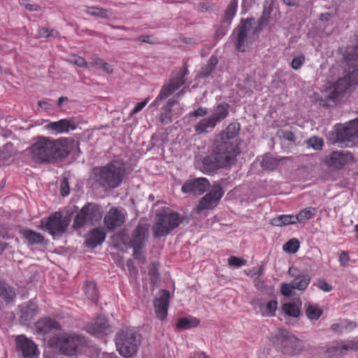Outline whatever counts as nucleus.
<instances>
[{"instance_id":"nucleus-59","label":"nucleus","mask_w":358,"mask_h":358,"mask_svg":"<svg viewBox=\"0 0 358 358\" xmlns=\"http://www.w3.org/2000/svg\"><path fill=\"white\" fill-rule=\"evenodd\" d=\"M134 248V257L135 259L138 260H142L143 262H145V259L142 254V249L143 247H132Z\"/></svg>"},{"instance_id":"nucleus-56","label":"nucleus","mask_w":358,"mask_h":358,"mask_svg":"<svg viewBox=\"0 0 358 358\" xmlns=\"http://www.w3.org/2000/svg\"><path fill=\"white\" fill-rule=\"evenodd\" d=\"M148 102V99H146L143 101L137 103L136 106L131 111L130 115H134L136 114L137 113L140 112L146 106Z\"/></svg>"},{"instance_id":"nucleus-30","label":"nucleus","mask_w":358,"mask_h":358,"mask_svg":"<svg viewBox=\"0 0 358 358\" xmlns=\"http://www.w3.org/2000/svg\"><path fill=\"white\" fill-rule=\"evenodd\" d=\"M310 282V277L308 274L303 273L297 275L292 281L295 289L304 291Z\"/></svg>"},{"instance_id":"nucleus-38","label":"nucleus","mask_w":358,"mask_h":358,"mask_svg":"<svg viewBox=\"0 0 358 358\" xmlns=\"http://www.w3.org/2000/svg\"><path fill=\"white\" fill-rule=\"evenodd\" d=\"M85 13L91 15L103 18H108L111 14L108 10L99 7H87Z\"/></svg>"},{"instance_id":"nucleus-48","label":"nucleus","mask_w":358,"mask_h":358,"mask_svg":"<svg viewBox=\"0 0 358 358\" xmlns=\"http://www.w3.org/2000/svg\"><path fill=\"white\" fill-rule=\"evenodd\" d=\"M208 113V110L206 107H199V108L192 111L189 113L190 118H197L199 117H204Z\"/></svg>"},{"instance_id":"nucleus-5","label":"nucleus","mask_w":358,"mask_h":358,"mask_svg":"<svg viewBox=\"0 0 358 358\" xmlns=\"http://www.w3.org/2000/svg\"><path fill=\"white\" fill-rule=\"evenodd\" d=\"M141 341L140 334L134 328H122L115 338L117 350L121 356L131 357L136 354Z\"/></svg>"},{"instance_id":"nucleus-47","label":"nucleus","mask_w":358,"mask_h":358,"mask_svg":"<svg viewBox=\"0 0 358 358\" xmlns=\"http://www.w3.org/2000/svg\"><path fill=\"white\" fill-rule=\"evenodd\" d=\"M159 120L163 124H168L171 122V108H163V112L159 116Z\"/></svg>"},{"instance_id":"nucleus-6","label":"nucleus","mask_w":358,"mask_h":358,"mask_svg":"<svg viewBox=\"0 0 358 358\" xmlns=\"http://www.w3.org/2000/svg\"><path fill=\"white\" fill-rule=\"evenodd\" d=\"M275 348L287 355H296L303 350L302 341L286 330H280L271 339Z\"/></svg>"},{"instance_id":"nucleus-2","label":"nucleus","mask_w":358,"mask_h":358,"mask_svg":"<svg viewBox=\"0 0 358 358\" xmlns=\"http://www.w3.org/2000/svg\"><path fill=\"white\" fill-rule=\"evenodd\" d=\"M240 131L238 123H231L222 131L215 143L213 158L204 159L203 164L210 171H215L234 164L240 154L237 136Z\"/></svg>"},{"instance_id":"nucleus-46","label":"nucleus","mask_w":358,"mask_h":358,"mask_svg":"<svg viewBox=\"0 0 358 358\" xmlns=\"http://www.w3.org/2000/svg\"><path fill=\"white\" fill-rule=\"evenodd\" d=\"M217 64V59L211 57L208 62L206 66L202 69L201 73L203 76H208Z\"/></svg>"},{"instance_id":"nucleus-42","label":"nucleus","mask_w":358,"mask_h":358,"mask_svg":"<svg viewBox=\"0 0 358 358\" xmlns=\"http://www.w3.org/2000/svg\"><path fill=\"white\" fill-rule=\"evenodd\" d=\"M299 248V242L296 238L290 239L283 245V250L288 253H295Z\"/></svg>"},{"instance_id":"nucleus-52","label":"nucleus","mask_w":358,"mask_h":358,"mask_svg":"<svg viewBox=\"0 0 358 358\" xmlns=\"http://www.w3.org/2000/svg\"><path fill=\"white\" fill-rule=\"evenodd\" d=\"M103 59L97 57V56H93L91 58V60L89 62V69L95 68V69H100L102 67V64L103 63Z\"/></svg>"},{"instance_id":"nucleus-37","label":"nucleus","mask_w":358,"mask_h":358,"mask_svg":"<svg viewBox=\"0 0 358 358\" xmlns=\"http://www.w3.org/2000/svg\"><path fill=\"white\" fill-rule=\"evenodd\" d=\"M279 161L269 155H265L261 162L262 167L265 170H273L278 165Z\"/></svg>"},{"instance_id":"nucleus-24","label":"nucleus","mask_w":358,"mask_h":358,"mask_svg":"<svg viewBox=\"0 0 358 358\" xmlns=\"http://www.w3.org/2000/svg\"><path fill=\"white\" fill-rule=\"evenodd\" d=\"M36 328L38 332L45 334L52 330L59 329L60 325L55 320L45 317L38 320Z\"/></svg>"},{"instance_id":"nucleus-9","label":"nucleus","mask_w":358,"mask_h":358,"mask_svg":"<svg viewBox=\"0 0 358 358\" xmlns=\"http://www.w3.org/2000/svg\"><path fill=\"white\" fill-rule=\"evenodd\" d=\"M237 35L236 48L240 52H245L255 41L257 29L252 25V20L242 21L234 31Z\"/></svg>"},{"instance_id":"nucleus-44","label":"nucleus","mask_w":358,"mask_h":358,"mask_svg":"<svg viewBox=\"0 0 358 358\" xmlns=\"http://www.w3.org/2000/svg\"><path fill=\"white\" fill-rule=\"evenodd\" d=\"M307 145L314 150H320L324 145V141L321 138L314 136L307 141Z\"/></svg>"},{"instance_id":"nucleus-62","label":"nucleus","mask_w":358,"mask_h":358,"mask_svg":"<svg viewBox=\"0 0 358 358\" xmlns=\"http://www.w3.org/2000/svg\"><path fill=\"white\" fill-rule=\"evenodd\" d=\"M22 6L27 10L30 11H36L40 9V7L37 5H32L30 3H22Z\"/></svg>"},{"instance_id":"nucleus-20","label":"nucleus","mask_w":358,"mask_h":358,"mask_svg":"<svg viewBox=\"0 0 358 358\" xmlns=\"http://www.w3.org/2000/svg\"><path fill=\"white\" fill-rule=\"evenodd\" d=\"M78 124L72 119H62L59 121L51 122L45 128L55 134L68 133L76 129Z\"/></svg>"},{"instance_id":"nucleus-32","label":"nucleus","mask_w":358,"mask_h":358,"mask_svg":"<svg viewBox=\"0 0 358 358\" xmlns=\"http://www.w3.org/2000/svg\"><path fill=\"white\" fill-rule=\"evenodd\" d=\"M295 223H296L295 215H281L271 220V224L276 227H282Z\"/></svg>"},{"instance_id":"nucleus-10","label":"nucleus","mask_w":358,"mask_h":358,"mask_svg":"<svg viewBox=\"0 0 358 358\" xmlns=\"http://www.w3.org/2000/svg\"><path fill=\"white\" fill-rule=\"evenodd\" d=\"M101 208L96 204L89 203L83 206L75 217L73 227L79 229L85 224H94L102 217Z\"/></svg>"},{"instance_id":"nucleus-35","label":"nucleus","mask_w":358,"mask_h":358,"mask_svg":"<svg viewBox=\"0 0 358 358\" xmlns=\"http://www.w3.org/2000/svg\"><path fill=\"white\" fill-rule=\"evenodd\" d=\"M199 324L198 319L194 317H182L180 318L177 322V327L178 329H189L196 327Z\"/></svg>"},{"instance_id":"nucleus-26","label":"nucleus","mask_w":358,"mask_h":358,"mask_svg":"<svg viewBox=\"0 0 358 358\" xmlns=\"http://www.w3.org/2000/svg\"><path fill=\"white\" fill-rule=\"evenodd\" d=\"M106 238V233L103 229L96 228L91 231L89 234L86 243L88 246L94 248L100 245Z\"/></svg>"},{"instance_id":"nucleus-53","label":"nucleus","mask_w":358,"mask_h":358,"mask_svg":"<svg viewBox=\"0 0 358 358\" xmlns=\"http://www.w3.org/2000/svg\"><path fill=\"white\" fill-rule=\"evenodd\" d=\"M58 33L57 31L53 29L50 30L48 28L46 27H42L38 29V36L40 37H56Z\"/></svg>"},{"instance_id":"nucleus-19","label":"nucleus","mask_w":358,"mask_h":358,"mask_svg":"<svg viewBox=\"0 0 358 358\" xmlns=\"http://www.w3.org/2000/svg\"><path fill=\"white\" fill-rule=\"evenodd\" d=\"M210 186V183L205 178H197L187 180L183 184L181 190L183 193H192L193 194H201L205 192Z\"/></svg>"},{"instance_id":"nucleus-3","label":"nucleus","mask_w":358,"mask_h":358,"mask_svg":"<svg viewBox=\"0 0 358 358\" xmlns=\"http://www.w3.org/2000/svg\"><path fill=\"white\" fill-rule=\"evenodd\" d=\"M66 138L55 140L50 137L41 136L29 147L32 159L36 162H52L64 158L68 155L66 147Z\"/></svg>"},{"instance_id":"nucleus-64","label":"nucleus","mask_w":358,"mask_h":358,"mask_svg":"<svg viewBox=\"0 0 358 358\" xmlns=\"http://www.w3.org/2000/svg\"><path fill=\"white\" fill-rule=\"evenodd\" d=\"M38 105L45 109V110H48L51 108V106L50 104L48 102V101H39L38 102Z\"/></svg>"},{"instance_id":"nucleus-25","label":"nucleus","mask_w":358,"mask_h":358,"mask_svg":"<svg viewBox=\"0 0 358 358\" xmlns=\"http://www.w3.org/2000/svg\"><path fill=\"white\" fill-rule=\"evenodd\" d=\"M217 124L214 122V120L210 118V116L203 117L197 122L194 129L196 134H203L210 132Z\"/></svg>"},{"instance_id":"nucleus-28","label":"nucleus","mask_w":358,"mask_h":358,"mask_svg":"<svg viewBox=\"0 0 358 358\" xmlns=\"http://www.w3.org/2000/svg\"><path fill=\"white\" fill-rule=\"evenodd\" d=\"M228 115L229 105L227 103H220L213 109V113L210 117L217 124V123L225 119Z\"/></svg>"},{"instance_id":"nucleus-27","label":"nucleus","mask_w":358,"mask_h":358,"mask_svg":"<svg viewBox=\"0 0 358 358\" xmlns=\"http://www.w3.org/2000/svg\"><path fill=\"white\" fill-rule=\"evenodd\" d=\"M16 297V292L14 287L9 284L0 281V298L6 303L13 301Z\"/></svg>"},{"instance_id":"nucleus-12","label":"nucleus","mask_w":358,"mask_h":358,"mask_svg":"<svg viewBox=\"0 0 358 358\" xmlns=\"http://www.w3.org/2000/svg\"><path fill=\"white\" fill-rule=\"evenodd\" d=\"M337 141L350 146L349 143H352L358 139V117L348 123L340 125L336 129Z\"/></svg>"},{"instance_id":"nucleus-63","label":"nucleus","mask_w":358,"mask_h":358,"mask_svg":"<svg viewBox=\"0 0 358 358\" xmlns=\"http://www.w3.org/2000/svg\"><path fill=\"white\" fill-rule=\"evenodd\" d=\"M349 345V348L350 350H358V341H347Z\"/></svg>"},{"instance_id":"nucleus-55","label":"nucleus","mask_w":358,"mask_h":358,"mask_svg":"<svg viewBox=\"0 0 358 358\" xmlns=\"http://www.w3.org/2000/svg\"><path fill=\"white\" fill-rule=\"evenodd\" d=\"M71 63L75 64L79 67H87L88 68L89 63H87L84 58L74 55L70 59Z\"/></svg>"},{"instance_id":"nucleus-7","label":"nucleus","mask_w":358,"mask_h":358,"mask_svg":"<svg viewBox=\"0 0 358 358\" xmlns=\"http://www.w3.org/2000/svg\"><path fill=\"white\" fill-rule=\"evenodd\" d=\"M84 337L77 334H63L54 336L50 340V344L67 356H72L85 345Z\"/></svg>"},{"instance_id":"nucleus-43","label":"nucleus","mask_w":358,"mask_h":358,"mask_svg":"<svg viewBox=\"0 0 358 358\" xmlns=\"http://www.w3.org/2000/svg\"><path fill=\"white\" fill-rule=\"evenodd\" d=\"M330 349L334 352L341 355H345L348 351L350 350L348 341H341L334 345Z\"/></svg>"},{"instance_id":"nucleus-51","label":"nucleus","mask_w":358,"mask_h":358,"mask_svg":"<svg viewBox=\"0 0 358 358\" xmlns=\"http://www.w3.org/2000/svg\"><path fill=\"white\" fill-rule=\"evenodd\" d=\"M305 62V57L303 55H299L294 57L292 62L291 66L294 70L299 69Z\"/></svg>"},{"instance_id":"nucleus-33","label":"nucleus","mask_w":358,"mask_h":358,"mask_svg":"<svg viewBox=\"0 0 358 358\" xmlns=\"http://www.w3.org/2000/svg\"><path fill=\"white\" fill-rule=\"evenodd\" d=\"M36 310V305L30 301L26 306L21 308V318L24 322H29L34 317Z\"/></svg>"},{"instance_id":"nucleus-60","label":"nucleus","mask_w":358,"mask_h":358,"mask_svg":"<svg viewBox=\"0 0 358 358\" xmlns=\"http://www.w3.org/2000/svg\"><path fill=\"white\" fill-rule=\"evenodd\" d=\"M334 16V13H321L320 15V20L322 22H329L333 18Z\"/></svg>"},{"instance_id":"nucleus-41","label":"nucleus","mask_w":358,"mask_h":358,"mask_svg":"<svg viewBox=\"0 0 358 358\" xmlns=\"http://www.w3.org/2000/svg\"><path fill=\"white\" fill-rule=\"evenodd\" d=\"M322 314V310L316 305H309L306 309V315L310 320H317Z\"/></svg>"},{"instance_id":"nucleus-22","label":"nucleus","mask_w":358,"mask_h":358,"mask_svg":"<svg viewBox=\"0 0 358 358\" xmlns=\"http://www.w3.org/2000/svg\"><path fill=\"white\" fill-rule=\"evenodd\" d=\"M169 292L162 290L159 292V295L154 301L155 312L157 317L163 320L167 315V310L169 307Z\"/></svg>"},{"instance_id":"nucleus-1","label":"nucleus","mask_w":358,"mask_h":358,"mask_svg":"<svg viewBox=\"0 0 358 358\" xmlns=\"http://www.w3.org/2000/svg\"><path fill=\"white\" fill-rule=\"evenodd\" d=\"M344 59L352 71L343 78L330 83L320 93L313 94V101L323 107H332L338 104L343 96L358 85V44L346 48Z\"/></svg>"},{"instance_id":"nucleus-23","label":"nucleus","mask_w":358,"mask_h":358,"mask_svg":"<svg viewBox=\"0 0 358 358\" xmlns=\"http://www.w3.org/2000/svg\"><path fill=\"white\" fill-rule=\"evenodd\" d=\"M252 305L257 313L264 317L273 316L278 308L276 300H270L268 301L257 300L252 303Z\"/></svg>"},{"instance_id":"nucleus-61","label":"nucleus","mask_w":358,"mask_h":358,"mask_svg":"<svg viewBox=\"0 0 358 358\" xmlns=\"http://www.w3.org/2000/svg\"><path fill=\"white\" fill-rule=\"evenodd\" d=\"M102 64L103 65H102V67L101 68V69H102L103 71H105L108 74H110L113 72V68L110 64H108L106 62H103V63Z\"/></svg>"},{"instance_id":"nucleus-14","label":"nucleus","mask_w":358,"mask_h":358,"mask_svg":"<svg viewBox=\"0 0 358 358\" xmlns=\"http://www.w3.org/2000/svg\"><path fill=\"white\" fill-rule=\"evenodd\" d=\"M15 341L16 350L22 357L34 358L39 355L37 345L24 335L17 336Z\"/></svg>"},{"instance_id":"nucleus-58","label":"nucleus","mask_w":358,"mask_h":358,"mask_svg":"<svg viewBox=\"0 0 358 358\" xmlns=\"http://www.w3.org/2000/svg\"><path fill=\"white\" fill-rule=\"evenodd\" d=\"M60 192L64 196H66L69 194V187L66 178H64L61 182Z\"/></svg>"},{"instance_id":"nucleus-54","label":"nucleus","mask_w":358,"mask_h":358,"mask_svg":"<svg viewBox=\"0 0 358 358\" xmlns=\"http://www.w3.org/2000/svg\"><path fill=\"white\" fill-rule=\"evenodd\" d=\"M314 285L325 292H329L332 289V286L322 279L317 280Z\"/></svg>"},{"instance_id":"nucleus-11","label":"nucleus","mask_w":358,"mask_h":358,"mask_svg":"<svg viewBox=\"0 0 358 358\" xmlns=\"http://www.w3.org/2000/svg\"><path fill=\"white\" fill-rule=\"evenodd\" d=\"M69 223L70 219L69 217H63L60 212H55L52 214L47 220L45 219L41 220L42 225L53 236L63 234L69 225Z\"/></svg>"},{"instance_id":"nucleus-18","label":"nucleus","mask_w":358,"mask_h":358,"mask_svg":"<svg viewBox=\"0 0 358 358\" xmlns=\"http://www.w3.org/2000/svg\"><path fill=\"white\" fill-rule=\"evenodd\" d=\"M125 215L124 210L113 207L104 216V224L109 230L120 227L124 222Z\"/></svg>"},{"instance_id":"nucleus-50","label":"nucleus","mask_w":358,"mask_h":358,"mask_svg":"<svg viewBox=\"0 0 358 358\" xmlns=\"http://www.w3.org/2000/svg\"><path fill=\"white\" fill-rule=\"evenodd\" d=\"M295 289L292 282L282 283L280 287V292L282 295L289 296L292 294L293 290Z\"/></svg>"},{"instance_id":"nucleus-21","label":"nucleus","mask_w":358,"mask_h":358,"mask_svg":"<svg viewBox=\"0 0 358 358\" xmlns=\"http://www.w3.org/2000/svg\"><path fill=\"white\" fill-rule=\"evenodd\" d=\"M149 236V224L139 223L134 230L130 241L132 247H144L145 243Z\"/></svg>"},{"instance_id":"nucleus-4","label":"nucleus","mask_w":358,"mask_h":358,"mask_svg":"<svg viewBox=\"0 0 358 358\" xmlns=\"http://www.w3.org/2000/svg\"><path fill=\"white\" fill-rule=\"evenodd\" d=\"M92 173L94 182L105 189H114L122 183L125 169L120 162L113 161L105 166L94 168Z\"/></svg>"},{"instance_id":"nucleus-8","label":"nucleus","mask_w":358,"mask_h":358,"mask_svg":"<svg viewBox=\"0 0 358 358\" xmlns=\"http://www.w3.org/2000/svg\"><path fill=\"white\" fill-rule=\"evenodd\" d=\"M180 222V217L177 213L166 211L157 215L152 227L153 236L160 238L167 236L173 229L178 227Z\"/></svg>"},{"instance_id":"nucleus-31","label":"nucleus","mask_w":358,"mask_h":358,"mask_svg":"<svg viewBox=\"0 0 358 358\" xmlns=\"http://www.w3.org/2000/svg\"><path fill=\"white\" fill-rule=\"evenodd\" d=\"M22 236L26 238L29 243L40 244L44 241V237L39 233H37L31 229H24L22 231Z\"/></svg>"},{"instance_id":"nucleus-15","label":"nucleus","mask_w":358,"mask_h":358,"mask_svg":"<svg viewBox=\"0 0 358 358\" xmlns=\"http://www.w3.org/2000/svg\"><path fill=\"white\" fill-rule=\"evenodd\" d=\"M223 194L224 191L220 185H213L210 191L201 199L197 206V210L200 212L201 210L213 208L217 205L218 201Z\"/></svg>"},{"instance_id":"nucleus-16","label":"nucleus","mask_w":358,"mask_h":358,"mask_svg":"<svg viewBox=\"0 0 358 358\" xmlns=\"http://www.w3.org/2000/svg\"><path fill=\"white\" fill-rule=\"evenodd\" d=\"M87 331L97 338H103L113 332V329L103 317H99L89 323Z\"/></svg>"},{"instance_id":"nucleus-34","label":"nucleus","mask_w":358,"mask_h":358,"mask_svg":"<svg viewBox=\"0 0 358 358\" xmlns=\"http://www.w3.org/2000/svg\"><path fill=\"white\" fill-rule=\"evenodd\" d=\"M14 154L13 145L6 144L3 149L0 151V165H6L9 164L12 160L11 158Z\"/></svg>"},{"instance_id":"nucleus-17","label":"nucleus","mask_w":358,"mask_h":358,"mask_svg":"<svg viewBox=\"0 0 358 358\" xmlns=\"http://www.w3.org/2000/svg\"><path fill=\"white\" fill-rule=\"evenodd\" d=\"M353 162L354 157L352 154L345 150L334 151L327 159V165L336 169H340Z\"/></svg>"},{"instance_id":"nucleus-40","label":"nucleus","mask_w":358,"mask_h":358,"mask_svg":"<svg viewBox=\"0 0 358 358\" xmlns=\"http://www.w3.org/2000/svg\"><path fill=\"white\" fill-rule=\"evenodd\" d=\"M282 310L286 315L293 317H297L300 314L299 308L294 303H284Z\"/></svg>"},{"instance_id":"nucleus-49","label":"nucleus","mask_w":358,"mask_h":358,"mask_svg":"<svg viewBox=\"0 0 358 358\" xmlns=\"http://www.w3.org/2000/svg\"><path fill=\"white\" fill-rule=\"evenodd\" d=\"M228 264L231 266L238 268L244 266L246 264V261L243 259L232 256L228 259Z\"/></svg>"},{"instance_id":"nucleus-36","label":"nucleus","mask_w":358,"mask_h":358,"mask_svg":"<svg viewBox=\"0 0 358 358\" xmlns=\"http://www.w3.org/2000/svg\"><path fill=\"white\" fill-rule=\"evenodd\" d=\"M238 2L237 0H232L225 11L223 21L230 24L234 17L235 16L237 10Z\"/></svg>"},{"instance_id":"nucleus-29","label":"nucleus","mask_w":358,"mask_h":358,"mask_svg":"<svg viewBox=\"0 0 358 358\" xmlns=\"http://www.w3.org/2000/svg\"><path fill=\"white\" fill-rule=\"evenodd\" d=\"M317 209L313 207H307L302 209L296 215H295L296 222L306 224L308 220L315 217Z\"/></svg>"},{"instance_id":"nucleus-45","label":"nucleus","mask_w":358,"mask_h":358,"mask_svg":"<svg viewBox=\"0 0 358 358\" xmlns=\"http://www.w3.org/2000/svg\"><path fill=\"white\" fill-rule=\"evenodd\" d=\"M278 135L281 138L294 143L296 140V136L291 131L287 129H280L278 131Z\"/></svg>"},{"instance_id":"nucleus-57","label":"nucleus","mask_w":358,"mask_h":358,"mask_svg":"<svg viewBox=\"0 0 358 358\" xmlns=\"http://www.w3.org/2000/svg\"><path fill=\"white\" fill-rule=\"evenodd\" d=\"M338 260H339L341 266H348V262L350 260L348 253L345 251H343L339 255Z\"/></svg>"},{"instance_id":"nucleus-13","label":"nucleus","mask_w":358,"mask_h":358,"mask_svg":"<svg viewBox=\"0 0 358 358\" xmlns=\"http://www.w3.org/2000/svg\"><path fill=\"white\" fill-rule=\"evenodd\" d=\"M188 73L187 68L184 66L174 76L165 83L161 89L157 99H165L178 90L185 83L184 77Z\"/></svg>"},{"instance_id":"nucleus-39","label":"nucleus","mask_w":358,"mask_h":358,"mask_svg":"<svg viewBox=\"0 0 358 358\" xmlns=\"http://www.w3.org/2000/svg\"><path fill=\"white\" fill-rule=\"evenodd\" d=\"M84 292L87 297L93 302H96L98 298L96 284L94 282H90L86 284Z\"/></svg>"}]
</instances>
